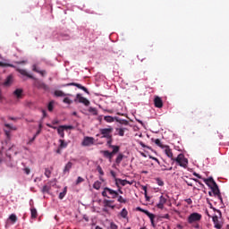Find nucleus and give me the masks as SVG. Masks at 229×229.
Segmentation results:
<instances>
[{
    "label": "nucleus",
    "instance_id": "obj_1",
    "mask_svg": "<svg viewBox=\"0 0 229 229\" xmlns=\"http://www.w3.org/2000/svg\"><path fill=\"white\" fill-rule=\"evenodd\" d=\"M17 71L22 76H27V78H30V80H35L34 86L37 87V89H42L43 90H47L49 89V87H47L46 83L42 82L41 81H38V79H36L35 77H33V75L28 73L26 70L17 69Z\"/></svg>",
    "mask_w": 229,
    "mask_h": 229
},
{
    "label": "nucleus",
    "instance_id": "obj_2",
    "mask_svg": "<svg viewBox=\"0 0 229 229\" xmlns=\"http://www.w3.org/2000/svg\"><path fill=\"white\" fill-rule=\"evenodd\" d=\"M201 217L202 216L199 213H191L187 218V223L191 225L192 228L199 229L201 228L199 225Z\"/></svg>",
    "mask_w": 229,
    "mask_h": 229
},
{
    "label": "nucleus",
    "instance_id": "obj_3",
    "mask_svg": "<svg viewBox=\"0 0 229 229\" xmlns=\"http://www.w3.org/2000/svg\"><path fill=\"white\" fill-rule=\"evenodd\" d=\"M174 162H176L180 167H183L184 169H187V166L189 165V159H187L183 154H179L177 157L174 159Z\"/></svg>",
    "mask_w": 229,
    "mask_h": 229
},
{
    "label": "nucleus",
    "instance_id": "obj_4",
    "mask_svg": "<svg viewBox=\"0 0 229 229\" xmlns=\"http://www.w3.org/2000/svg\"><path fill=\"white\" fill-rule=\"evenodd\" d=\"M101 133V139H111L112 133L114 132V127L108 126V128H104L99 130Z\"/></svg>",
    "mask_w": 229,
    "mask_h": 229
},
{
    "label": "nucleus",
    "instance_id": "obj_5",
    "mask_svg": "<svg viewBox=\"0 0 229 229\" xmlns=\"http://www.w3.org/2000/svg\"><path fill=\"white\" fill-rule=\"evenodd\" d=\"M107 193L110 194V196H112L113 199H115V198H117L119 196V193L117 191H115L108 187H106V188H104V191H102V196L104 198H110V197H108Z\"/></svg>",
    "mask_w": 229,
    "mask_h": 229
},
{
    "label": "nucleus",
    "instance_id": "obj_6",
    "mask_svg": "<svg viewBox=\"0 0 229 229\" xmlns=\"http://www.w3.org/2000/svg\"><path fill=\"white\" fill-rule=\"evenodd\" d=\"M74 102L81 103L85 106H89L90 105V101L89 99L85 98V97H82L81 94H80V93L76 95Z\"/></svg>",
    "mask_w": 229,
    "mask_h": 229
},
{
    "label": "nucleus",
    "instance_id": "obj_7",
    "mask_svg": "<svg viewBox=\"0 0 229 229\" xmlns=\"http://www.w3.org/2000/svg\"><path fill=\"white\" fill-rule=\"evenodd\" d=\"M63 87H77V89H81V90H83L84 92H86V94H89V89L79 83L71 82V83L63 85Z\"/></svg>",
    "mask_w": 229,
    "mask_h": 229
},
{
    "label": "nucleus",
    "instance_id": "obj_8",
    "mask_svg": "<svg viewBox=\"0 0 229 229\" xmlns=\"http://www.w3.org/2000/svg\"><path fill=\"white\" fill-rule=\"evenodd\" d=\"M214 196H217L218 199L223 203V197L221 196V191H219V186L215 185L212 188H210Z\"/></svg>",
    "mask_w": 229,
    "mask_h": 229
},
{
    "label": "nucleus",
    "instance_id": "obj_9",
    "mask_svg": "<svg viewBox=\"0 0 229 229\" xmlns=\"http://www.w3.org/2000/svg\"><path fill=\"white\" fill-rule=\"evenodd\" d=\"M94 144V138L92 137H89V136H86L84 137L82 142H81V146H93Z\"/></svg>",
    "mask_w": 229,
    "mask_h": 229
},
{
    "label": "nucleus",
    "instance_id": "obj_10",
    "mask_svg": "<svg viewBox=\"0 0 229 229\" xmlns=\"http://www.w3.org/2000/svg\"><path fill=\"white\" fill-rule=\"evenodd\" d=\"M203 182L206 183V185H208V187H209V189L213 188L215 185L217 184L216 181H214L213 177H208V179L204 178Z\"/></svg>",
    "mask_w": 229,
    "mask_h": 229
},
{
    "label": "nucleus",
    "instance_id": "obj_11",
    "mask_svg": "<svg viewBox=\"0 0 229 229\" xmlns=\"http://www.w3.org/2000/svg\"><path fill=\"white\" fill-rule=\"evenodd\" d=\"M154 105L156 108H162V106H164V102L160 97H156L154 98Z\"/></svg>",
    "mask_w": 229,
    "mask_h": 229
},
{
    "label": "nucleus",
    "instance_id": "obj_12",
    "mask_svg": "<svg viewBox=\"0 0 229 229\" xmlns=\"http://www.w3.org/2000/svg\"><path fill=\"white\" fill-rule=\"evenodd\" d=\"M165 203H167V199L161 195L159 198V202L157 205V208H160V209L164 208Z\"/></svg>",
    "mask_w": 229,
    "mask_h": 229
},
{
    "label": "nucleus",
    "instance_id": "obj_13",
    "mask_svg": "<svg viewBox=\"0 0 229 229\" xmlns=\"http://www.w3.org/2000/svg\"><path fill=\"white\" fill-rule=\"evenodd\" d=\"M101 153L105 158H108V160L112 162V158H114V154L112 152L108 150H102Z\"/></svg>",
    "mask_w": 229,
    "mask_h": 229
},
{
    "label": "nucleus",
    "instance_id": "obj_14",
    "mask_svg": "<svg viewBox=\"0 0 229 229\" xmlns=\"http://www.w3.org/2000/svg\"><path fill=\"white\" fill-rule=\"evenodd\" d=\"M165 153L166 157H168V158H171V160H173V162H174L176 157H174L173 156V150L169 147H166L165 148Z\"/></svg>",
    "mask_w": 229,
    "mask_h": 229
},
{
    "label": "nucleus",
    "instance_id": "obj_15",
    "mask_svg": "<svg viewBox=\"0 0 229 229\" xmlns=\"http://www.w3.org/2000/svg\"><path fill=\"white\" fill-rule=\"evenodd\" d=\"M49 191H51V182H47V185H44L42 190H41V192L43 194H49Z\"/></svg>",
    "mask_w": 229,
    "mask_h": 229
},
{
    "label": "nucleus",
    "instance_id": "obj_16",
    "mask_svg": "<svg viewBox=\"0 0 229 229\" xmlns=\"http://www.w3.org/2000/svg\"><path fill=\"white\" fill-rule=\"evenodd\" d=\"M213 223L215 225V228H216V229L223 228V225H221V224H219V217H217V216H213Z\"/></svg>",
    "mask_w": 229,
    "mask_h": 229
},
{
    "label": "nucleus",
    "instance_id": "obj_17",
    "mask_svg": "<svg viewBox=\"0 0 229 229\" xmlns=\"http://www.w3.org/2000/svg\"><path fill=\"white\" fill-rule=\"evenodd\" d=\"M146 216H148V217H149L150 223H151L152 226L155 228L157 226V225H155V215L150 212H146Z\"/></svg>",
    "mask_w": 229,
    "mask_h": 229
},
{
    "label": "nucleus",
    "instance_id": "obj_18",
    "mask_svg": "<svg viewBox=\"0 0 229 229\" xmlns=\"http://www.w3.org/2000/svg\"><path fill=\"white\" fill-rule=\"evenodd\" d=\"M103 203H104V207H108L109 208H112V209L115 208V206H112V203H114V200L104 199Z\"/></svg>",
    "mask_w": 229,
    "mask_h": 229
},
{
    "label": "nucleus",
    "instance_id": "obj_19",
    "mask_svg": "<svg viewBox=\"0 0 229 229\" xmlns=\"http://www.w3.org/2000/svg\"><path fill=\"white\" fill-rule=\"evenodd\" d=\"M71 169H72V162H68L65 165L64 169L63 171L64 174H66V173H69V171H71Z\"/></svg>",
    "mask_w": 229,
    "mask_h": 229
},
{
    "label": "nucleus",
    "instance_id": "obj_20",
    "mask_svg": "<svg viewBox=\"0 0 229 229\" xmlns=\"http://www.w3.org/2000/svg\"><path fill=\"white\" fill-rule=\"evenodd\" d=\"M115 121L116 123H119V124H124V126H128V124L130 123L128 120L121 119L117 116H115Z\"/></svg>",
    "mask_w": 229,
    "mask_h": 229
},
{
    "label": "nucleus",
    "instance_id": "obj_21",
    "mask_svg": "<svg viewBox=\"0 0 229 229\" xmlns=\"http://www.w3.org/2000/svg\"><path fill=\"white\" fill-rule=\"evenodd\" d=\"M109 148H111V149H113V150L111 151V153L113 154V156L115 155V154H117V153H119V150L121 149V147H119V146H117V145H112V146L109 147Z\"/></svg>",
    "mask_w": 229,
    "mask_h": 229
},
{
    "label": "nucleus",
    "instance_id": "obj_22",
    "mask_svg": "<svg viewBox=\"0 0 229 229\" xmlns=\"http://www.w3.org/2000/svg\"><path fill=\"white\" fill-rule=\"evenodd\" d=\"M14 96H16V98L18 99H21V98H22V89H17L14 92H13Z\"/></svg>",
    "mask_w": 229,
    "mask_h": 229
},
{
    "label": "nucleus",
    "instance_id": "obj_23",
    "mask_svg": "<svg viewBox=\"0 0 229 229\" xmlns=\"http://www.w3.org/2000/svg\"><path fill=\"white\" fill-rule=\"evenodd\" d=\"M64 128L62 127V125L57 128L58 135H60V137H61L62 139H64V137H65V132H64Z\"/></svg>",
    "mask_w": 229,
    "mask_h": 229
},
{
    "label": "nucleus",
    "instance_id": "obj_24",
    "mask_svg": "<svg viewBox=\"0 0 229 229\" xmlns=\"http://www.w3.org/2000/svg\"><path fill=\"white\" fill-rule=\"evenodd\" d=\"M30 214H31V218L32 219H37V216H38V214L37 213V208H30Z\"/></svg>",
    "mask_w": 229,
    "mask_h": 229
},
{
    "label": "nucleus",
    "instance_id": "obj_25",
    "mask_svg": "<svg viewBox=\"0 0 229 229\" xmlns=\"http://www.w3.org/2000/svg\"><path fill=\"white\" fill-rule=\"evenodd\" d=\"M104 121H106V123H114V121H115V116H111V115H107V116H104Z\"/></svg>",
    "mask_w": 229,
    "mask_h": 229
},
{
    "label": "nucleus",
    "instance_id": "obj_26",
    "mask_svg": "<svg viewBox=\"0 0 229 229\" xmlns=\"http://www.w3.org/2000/svg\"><path fill=\"white\" fill-rule=\"evenodd\" d=\"M124 158V155H123L122 153L118 154L116 159H115V163L116 164H121V162H123V159Z\"/></svg>",
    "mask_w": 229,
    "mask_h": 229
},
{
    "label": "nucleus",
    "instance_id": "obj_27",
    "mask_svg": "<svg viewBox=\"0 0 229 229\" xmlns=\"http://www.w3.org/2000/svg\"><path fill=\"white\" fill-rule=\"evenodd\" d=\"M60 145L59 148L62 149H65V148H67L68 144L67 142H65V140H59Z\"/></svg>",
    "mask_w": 229,
    "mask_h": 229
},
{
    "label": "nucleus",
    "instance_id": "obj_28",
    "mask_svg": "<svg viewBox=\"0 0 229 229\" xmlns=\"http://www.w3.org/2000/svg\"><path fill=\"white\" fill-rule=\"evenodd\" d=\"M54 94H55V96H56V98L65 97V93H64V91H62V90H55Z\"/></svg>",
    "mask_w": 229,
    "mask_h": 229
},
{
    "label": "nucleus",
    "instance_id": "obj_29",
    "mask_svg": "<svg viewBox=\"0 0 229 229\" xmlns=\"http://www.w3.org/2000/svg\"><path fill=\"white\" fill-rule=\"evenodd\" d=\"M120 216L123 218L126 219V217H128V210H126V208H123Z\"/></svg>",
    "mask_w": 229,
    "mask_h": 229
},
{
    "label": "nucleus",
    "instance_id": "obj_30",
    "mask_svg": "<svg viewBox=\"0 0 229 229\" xmlns=\"http://www.w3.org/2000/svg\"><path fill=\"white\" fill-rule=\"evenodd\" d=\"M66 194H67V187H64V191L59 194V199H63L64 198H65Z\"/></svg>",
    "mask_w": 229,
    "mask_h": 229
},
{
    "label": "nucleus",
    "instance_id": "obj_31",
    "mask_svg": "<svg viewBox=\"0 0 229 229\" xmlns=\"http://www.w3.org/2000/svg\"><path fill=\"white\" fill-rule=\"evenodd\" d=\"M93 189H96V191H99V189H101V182H95L93 184Z\"/></svg>",
    "mask_w": 229,
    "mask_h": 229
},
{
    "label": "nucleus",
    "instance_id": "obj_32",
    "mask_svg": "<svg viewBox=\"0 0 229 229\" xmlns=\"http://www.w3.org/2000/svg\"><path fill=\"white\" fill-rule=\"evenodd\" d=\"M9 219L11 220V222L13 223V225H15V223H17V216L15 214H12L9 216Z\"/></svg>",
    "mask_w": 229,
    "mask_h": 229
},
{
    "label": "nucleus",
    "instance_id": "obj_33",
    "mask_svg": "<svg viewBox=\"0 0 229 229\" xmlns=\"http://www.w3.org/2000/svg\"><path fill=\"white\" fill-rule=\"evenodd\" d=\"M4 85L5 87H9V85H12V76H8L6 81H4Z\"/></svg>",
    "mask_w": 229,
    "mask_h": 229
},
{
    "label": "nucleus",
    "instance_id": "obj_34",
    "mask_svg": "<svg viewBox=\"0 0 229 229\" xmlns=\"http://www.w3.org/2000/svg\"><path fill=\"white\" fill-rule=\"evenodd\" d=\"M124 130H126V129H123V128L116 129V131H118V135L120 137H124Z\"/></svg>",
    "mask_w": 229,
    "mask_h": 229
},
{
    "label": "nucleus",
    "instance_id": "obj_35",
    "mask_svg": "<svg viewBox=\"0 0 229 229\" xmlns=\"http://www.w3.org/2000/svg\"><path fill=\"white\" fill-rule=\"evenodd\" d=\"M97 171L99 173L100 176H105V172L103 171V168H101V165L97 166Z\"/></svg>",
    "mask_w": 229,
    "mask_h": 229
},
{
    "label": "nucleus",
    "instance_id": "obj_36",
    "mask_svg": "<svg viewBox=\"0 0 229 229\" xmlns=\"http://www.w3.org/2000/svg\"><path fill=\"white\" fill-rule=\"evenodd\" d=\"M106 140H107V146H108V148H112V142H114V138H113V136H111V138H106Z\"/></svg>",
    "mask_w": 229,
    "mask_h": 229
},
{
    "label": "nucleus",
    "instance_id": "obj_37",
    "mask_svg": "<svg viewBox=\"0 0 229 229\" xmlns=\"http://www.w3.org/2000/svg\"><path fill=\"white\" fill-rule=\"evenodd\" d=\"M118 182L123 187L128 185V180L118 179Z\"/></svg>",
    "mask_w": 229,
    "mask_h": 229
},
{
    "label": "nucleus",
    "instance_id": "obj_38",
    "mask_svg": "<svg viewBox=\"0 0 229 229\" xmlns=\"http://www.w3.org/2000/svg\"><path fill=\"white\" fill-rule=\"evenodd\" d=\"M89 112L93 114V115H98V109H96L95 107H89Z\"/></svg>",
    "mask_w": 229,
    "mask_h": 229
},
{
    "label": "nucleus",
    "instance_id": "obj_39",
    "mask_svg": "<svg viewBox=\"0 0 229 229\" xmlns=\"http://www.w3.org/2000/svg\"><path fill=\"white\" fill-rule=\"evenodd\" d=\"M45 176H47V178H51V170H49V168H46Z\"/></svg>",
    "mask_w": 229,
    "mask_h": 229
},
{
    "label": "nucleus",
    "instance_id": "obj_40",
    "mask_svg": "<svg viewBox=\"0 0 229 229\" xmlns=\"http://www.w3.org/2000/svg\"><path fill=\"white\" fill-rule=\"evenodd\" d=\"M156 182H157V185H159V187H164V181H162V179L157 178Z\"/></svg>",
    "mask_w": 229,
    "mask_h": 229
},
{
    "label": "nucleus",
    "instance_id": "obj_41",
    "mask_svg": "<svg viewBox=\"0 0 229 229\" xmlns=\"http://www.w3.org/2000/svg\"><path fill=\"white\" fill-rule=\"evenodd\" d=\"M63 102L65 103L66 105H72V100H71L69 98H64Z\"/></svg>",
    "mask_w": 229,
    "mask_h": 229
},
{
    "label": "nucleus",
    "instance_id": "obj_42",
    "mask_svg": "<svg viewBox=\"0 0 229 229\" xmlns=\"http://www.w3.org/2000/svg\"><path fill=\"white\" fill-rule=\"evenodd\" d=\"M82 182H85V179H83L82 177L79 176L77 178V181H76V185H80V183H82Z\"/></svg>",
    "mask_w": 229,
    "mask_h": 229
},
{
    "label": "nucleus",
    "instance_id": "obj_43",
    "mask_svg": "<svg viewBox=\"0 0 229 229\" xmlns=\"http://www.w3.org/2000/svg\"><path fill=\"white\" fill-rule=\"evenodd\" d=\"M117 201L119 203H126V199L123 198V196H118Z\"/></svg>",
    "mask_w": 229,
    "mask_h": 229
},
{
    "label": "nucleus",
    "instance_id": "obj_44",
    "mask_svg": "<svg viewBox=\"0 0 229 229\" xmlns=\"http://www.w3.org/2000/svg\"><path fill=\"white\" fill-rule=\"evenodd\" d=\"M148 158H150L151 160H154L155 162H157V164H158V165H160V160H158V158L153 156H148Z\"/></svg>",
    "mask_w": 229,
    "mask_h": 229
},
{
    "label": "nucleus",
    "instance_id": "obj_45",
    "mask_svg": "<svg viewBox=\"0 0 229 229\" xmlns=\"http://www.w3.org/2000/svg\"><path fill=\"white\" fill-rule=\"evenodd\" d=\"M63 130H72L74 127L72 125H61Z\"/></svg>",
    "mask_w": 229,
    "mask_h": 229
},
{
    "label": "nucleus",
    "instance_id": "obj_46",
    "mask_svg": "<svg viewBox=\"0 0 229 229\" xmlns=\"http://www.w3.org/2000/svg\"><path fill=\"white\" fill-rule=\"evenodd\" d=\"M0 67H13V65L0 62Z\"/></svg>",
    "mask_w": 229,
    "mask_h": 229
},
{
    "label": "nucleus",
    "instance_id": "obj_47",
    "mask_svg": "<svg viewBox=\"0 0 229 229\" xmlns=\"http://www.w3.org/2000/svg\"><path fill=\"white\" fill-rule=\"evenodd\" d=\"M47 108L49 112H53V108H54L53 102H49Z\"/></svg>",
    "mask_w": 229,
    "mask_h": 229
},
{
    "label": "nucleus",
    "instance_id": "obj_48",
    "mask_svg": "<svg viewBox=\"0 0 229 229\" xmlns=\"http://www.w3.org/2000/svg\"><path fill=\"white\" fill-rule=\"evenodd\" d=\"M136 210H138L139 212H143V214H145V215H146V212H149V211H148V210H146V209H142V208H140V207H138V208H136Z\"/></svg>",
    "mask_w": 229,
    "mask_h": 229
},
{
    "label": "nucleus",
    "instance_id": "obj_49",
    "mask_svg": "<svg viewBox=\"0 0 229 229\" xmlns=\"http://www.w3.org/2000/svg\"><path fill=\"white\" fill-rule=\"evenodd\" d=\"M38 74H40L41 76H46V74H47V72L45 70H39V72H38Z\"/></svg>",
    "mask_w": 229,
    "mask_h": 229
},
{
    "label": "nucleus",
    "instance_id": "obj_50",
    "mask_svg": "<svg viewBox=\"0 0 229 229\" xmlns=\"http://www.w3.org/2000/svg\"><path fill=\"white\" fill-rule=\"evenodd\" d=\"M110 228H111V229H118V226H117V225H115L114 223H111V224H110Z\"/></svg>",
    "mask_w": 229,
    "mask_h": 229
},
{
    "label": "nucleus",
    "instance_id": "obj_51",
    "mask_svg": "<svg viewBox=\"0 0 229 229\" xmlns=\"http://www.w3.org/2000/svg\"><path fill=\"white\" fill-rule=\"evenodd\" d=\"M155 144L159 147L162 146V142L158 139L155 140Z\"/></svg>",
    "mask_w": 229,
    "mask_h": 229
},
{
    "label": "nucleus",
    "instance_id": "obj_52",
    "mask_svg": "<svg viewBox=\"0 0 229 229\" xmlns=\"http://www.w3.org/2000/svg\"><path fill=\"white\" fill-rule=\"evenodd\" d=\"M32 71H34V72H38L40 70H38L37 65L34 64V65L32 66Z\"/></svg>",
    "mask_w": 229,
    "mask_h": 229
},
{
    "label": "nucleus",
    "instance_id": "obj_53",
    "mask_svg": "<svg viewBox=\"0 0 229 229\" xmlns=\"http://www.w3.org/2000/svg\"><path fill=\"white\" fill-rule=\"evenodd\" d=\"M5 128H8V130H13V127L10 125V123H4Z\"/></svg>",
    "mask_w": 229,
    "mask_h": 229
},
{
    "label": "nucleus",
    "instance_id": "obj_54",
    "mask_svg": "<svg viewBox=\"0 0 229 229\" xmlns=\"http://www.w3.org/2000/svg\"><path fill=\"white\" fill-rule=\"evenodd\" d=\"M110 174L111 176H113L114 178H115L117 176V174H115V172L114 170L110 171Z\"/></svg>",
    "mask_w": 229,
    "mask_h": 229
},
{
    "label": "nucleus",
    "instance_id": "obj_55",
    "mask_svg": "<svg viewBox=\"0 0 229 229\" xmlns=\"http://www.w3.org/2000/svg\"><path fill=\"white\" fill-rule=\"evenodd\" d=\"M160 167H162V171H167V166H165V165H159Z\"/></svg>",
    "mask_w": 229,
    "mask_h": 229
},
{
    "label": "nucleus",
    "instance_id": "obj_56",
    "mask_svg": "<svg viewBox=\"0 0 229 229\" xmlns=\"http://www.w3.org/2000/svg\"><path fill=\"white\" fill-rule=\"evenodd\" d=\"M193 175L196 176L197 178H199V180H201V178H202V177L199 175V174H198V173H196V172L193 173Z\"/></svg>",
    "mask_w": 229,
    "mask_h": 229
},
{
    "label": "nucleus",
    "instance_id": "obj_57",
    "mask_svg": "<svg viewBox=\"0 0 229 229\" xmlns=\"http://www.w3.org/2000/svg\"><path fill=\"white\" fill-rule=\"evenodd\" d=\"M185 201H186V203H188V205L192 204V199H186Z\"/></svg>",
    "mask_w": 229,
    "mask_h": 229
},
{
    "label": "nucleus",
    "instance_id": "obj_58",
    "mask_svg": "<svg viewBox=\"0 0 229 229\" xmlns=\"http://www.w3.org/2000/svg\"><path fill=\"white\" fill-rule=\"evenodd\" d=\"M195 182H197V183H199V185L201 187H205V184H203L201 182H199L198 179H194Z\"/></svg>",
    "mask_w": 229,
    "mask_h": 229
},
{
    "label": "nucleus",
    "instance_id": "obj_59",
    "mask_svg": "<svg viewBox=\"0 0 229 229\" xmlns=\"http://www.w3.org/2000/svg\"><path fill=\"white\" fill-rule=\"evenodd\" d=\"M37 139V135H34L31 140H30L29 144H31Z\"/></svg>",
    "mask_w": 229,
    "mask_h": 229
},
{
    "label": "nucleus",
    "instance_id": "obj_60",
    "mask_svg": "<svg viewBox=\"0 0 229 229\" xmlns=\"http://www.w3.org/2000/svg\"><path fill=\"white\" fill-rule=\"evenodd\" d=\"M31 171L30 170V168H24V173L27 174H30Z\"/></svg>",
    "mask_w": 229,
    "mask_h": 229
},
{
    "label": "nucleus",
    "instance_id": "obj_61",
    "mask_svg": "<svg viewBox=\"0 0 229 229\" xmlns=\"http://www.w3.org/2000/svg\"><path fill=\"white\" fill-rule=\"evenodd\" d=\"M56 153L58 155H61L62 154V148H60V147H58L57 150H56Z\"/></svg>",
    "mask_w": 229,
    "mask_h": 229
},
{
    "label": "nucleus",
    "instance_id": "obj_62",
    "mask_svg": "<svg viewBox=\"0 0 229 229\" xmlns=\"http://www.w3.org/2000/svg\"><path fill=\"white\" fill-rule=\"evenodd\" d=\"M40 131H42V130L38 129V131H37L36 134H35L36 137H37L38 135H40Z\"/></svg>",
    "mask_w": 229,
    "mask_h": 229
},
{
    "label": "nucleus",
    "instance_id": "obj_63",
    "mask_svg": "<svg viewBox=\"0 0 229 229\" xmlns=\"http://www.w3.org/2000/svg\"><path fill=\"white\" fill-rule=\"evenodd\" d=\"M142 191H144V192L148 191V187L147 186H142Z\"/></svg>",
    "mask_w": 229,
    "mask_h": 229
},
{
    "label": "nucleus",
    "instance_id": "obj_64",
    "mask_svg": "<svg viewBox=\"0 0 229 229\" xmlns=\"http://www.w3.org/2000/svg\"><path fill=\"white\" fill-rule=\"evenodd\" d=\"M42 114H43V117H46V115H47L46 110H43Z\"/></svg>",
    "mask_w": 229,
    "mask_h": 229
}]
</instances>
